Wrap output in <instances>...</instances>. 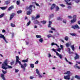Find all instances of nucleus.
<instances>
[{
	"label": "nucleus",
	"mask_w": 80,
	"mask_h": 80,
	"mask_svg": "<svg viewBox=\"0 0 80 80\" xmlns=\"http://www.w3.org/2000/svg\"><path fill=\"white\" fill-rule=\"evenodd\" d=\"M2 68L3 69L7 70V68H12V67L8 65V60L6 59L2 64Z\"/></svg>",
	"instance_id": "1"
},
{
	"label": "nucleus",
	"mask_w": 80,
	"mask_h": 80,
	"mask_svg": "<svg viewBox=\"0 0 80 80\" xmlns=\"http://www.w3.org/2000/svg\"><path fill=\"white\" fill-rule=\"evenodd\" d=\"M16 65H17L18 62L19 64L21 65V68H23V72H25V67H27V64L26 63H25L24 64V66H23V65L21 64V62L19 61V57H18V56H16Z\"/></svg>",
	"instance_id": "2"
},
{
	"label": "nucleus",
	"mask_w": 80,
	"mask_h": 80,
	"mask_svg": "<svg viewBox=\"0 0 80 80\" xmlns=\"http://www.w3.org/2000/svg\"><path fill=\"white\" fill-rule=\"evenodd\" d=\"M33 7V5H31L29 6V7L28 6H27L26 7V9L27 10H30L31 11H28L27 12V14L28 15H30L31 13H32V12H33V11L32 10V8Z\"/></svg>",
	"instance_id": "3"
},
{
	"label": "nucleus",
	"mask_w": 80,
	"mask_h": 80,
	"mask_svg": "<svg viewBox=\"0 0 80 80\" xmlns=\"http://www.w3.org/2000/svg\"><path fill=\"white\" fill-rule=\"evenodd\" d=\"M72 18V20H71V23H73L77 21V16L76 15H74Z\"/></svg>",
	"instance_id": "4"
},
{
	"label": "nucleus",
	"mask_w": 80,
	"mask_h": 80,
	"mask_svg": "<svg viewBox=\"0 0 80 80\" xmlns=\"http://www.w3.org/2000/svg\"><path fill=\"white\" fill-rule=\"evenodd\" d=\"M0 38H3V39L5 41L6 43H8V42H7V40H6V39H5V36L4 35L2 34H0Z\"/></svg>",
	"instance_id": "5"
},
{
	"label": "nucleus",
	"mask_w": 80,
	"mask_h": 80,
	"mask_svg": "<svg viewBox=\"0 0 80 80\" xmlns=\"http://www.w3.org/2000/svg\"><path fill=\"white\" fill-rule=\"evenodd\" d=\"M72 28H74V29H76V28L80 29V27L77 24H76L74 26H72Z\"/></svg>",
	"instance_id": "6"
},
{
	"label": "nucleus",
	"mask_w": 80,
	"mask_h": 80,
	"mask_svg": "<svg viewBox=\"0 0 80 80\" xmlns=\"http://www.w3.org/2000/svg\"><path fill=\"white\" fill-rule=\"evenodd\" d=\"M70 75H68L64 76V78L65 80H70Z\"/></svg>",
	"instance_id": "7"
},
{
	"label": "nucleus",
	"mask_w": 80,
	"mask_h": 80,
	"mask_svg": "<svg viewBox=\"0 0 80 80\" xmlns=\"http://www.w3.org/2000/svg\"><path fill=\"white\" fill-rule=\"evenodd\" d=\"M76 56L74 57L75 60H77V59H78L79 58V55L77 53H75Z\"/></svg>",
	"instance_id": "8"
},
{
	"label": "nucleus",
	"mask_w": 80,
	"mask_h": 80,
	"mask_svg": "<svg viewBox=\"0 0 80 80\" xmlns=\"http://www.w3.org/2000/svg\"><path fill=\"white\" fill-rule=\"evenodd\" d=\"M56 54L57 55L58 57H59L61 59H62V58L63 56L62 54H59L58 52H56Z\"/></svg>",
	"instance_id": "9"
},
{
	"label": "nucleus",
	"mask_w": 80,
	"mask_h": 80,
	"mask_svg": "<svg viewBox=\"0 0 80 80\" xmlns=\"http://www.w3.org/2000/svg\"><path fill=\"white\" fill-rule=\"evenodd\" d=\"M34 23L35 24H38L39 25H40V22L38 21L37 20H35L33 21Z\"/></svg>",
	"instance_id": "10"
},
{
	"label": "nucleus",
	"mask_w": 80,
	"mask_h": 80,
	"mask_svg": "<svg viewBox=\"0 0 80 80\" xmlns=\"http://www.w3.org/2000/svg\"><path fill=\"white\" fill-rule=\"evenodd\" d=\"M14 15H15V13H12L10 15L9 20H11L14 17Z\"/></svg>",
	"instance_id": "11"
},
{
	"label": "nucleus",
	"mask_w": 80,
	"mask_h": 80,
	"mask_svg": "<svg viewBox=\"0 0 80 80\" xmlns=\"http://www.w3.org/2000/svg\"><path fill=\"white\" fill-rule=\"evenodd\" d=\"M56 6V5L54 4H53L52 5L51 7L50 8L51 10H53V9L55 8V7Z\"/></svg>",
	"instance_id": "12"
},
{
	"label": "nucleus",
	"mask_w": 80,
	"mask_h": 80,
	"mask_svg": "<svg viewBox=\"0 0 80 80\" xmlns=\"http://www.w3.org/2000/svg\"><path fill=\"white\" fill-rule=\"evenodd\" d=\"M52 22L51 21H49V24L48 25V27L49 28H50L51 27V26L52 25Z\"/></svg>",
	"instance_id": "13"
},
{
	"label": "nucleus",
	"mask_w": 80,
	"mask_h": 80,
	"mask_svg": "<svg viewBox=\"0 0 80 80\" xmlns=\"http://www.w3.org/2000/svg\"><path fill=\"white\" fill-rule=\"evenodd\" d=\"M14 8V7L13 6H11V7H9L8 8V10L10 11V10H11L12 9H13Z\"/></svg>",
	"instance_id": "14"
},
{
	"label": "nucleus",
	"mask_w": 80,
	"mask_h": 80,
	"mask_svg": "<svg viewBox=\"0 0 80 80\" xmlns=\"http://www.w3.org/2000/svg\"><path fill=\"white\" fill-rule=\"evenodd\" d=\"M0 8L2 10H5L6 8H7V7H0Z\"/></svg>",
	"instance_id": "15"
},
{
	"label": "nucleus",
	"mask_w": 80,
	"mask_h": 80,
	"mask_svg": "<svg viewBox=\"0 0 80 80\" xmlns=\"http://www.w3.org/2000/svg\"><path fill=\"white\" fill-rule=\"evenodd\" d=\"M5 76H4V74H1V77L2 78V79L3 80H5V78L4 77Z\"/></svg>",
	"instance_id": "16"
},
{
	"label": "nucleus",
	"mask_w": 80,
	"mask_h": 80,
	"mask_svg": "<svg viewBox=\"0 0 80 80\" xmlns=\"http://www.w3.org/2000/svg\"><path fill=\"white\" fill-rule=\"evenodd\" d=\"M40 16L39 14H37L36 16L35 17L36 19H38V18H40Z\"/></svg>",
	"instance_id": "17"
},
{
	"label": "nucleus",
	"mask_w": 80,
	"mask_h": 80,
	"mask_svg": "<svg viewBox=\"0 0 80 80\" xmlns=\"http://www.w3.org/2000/svg\"><path fill=\"white\" fill-rule=\"evenodd\" d=\"M70 71H68L67 72H65L64 74L65 75H70Z\"/></svg>",
	"instance_id": "18"
},
{
	"label": "nucleus",
	"mask_w": 80,
	"mask_h": 80,
	"mask_svg": "<svg viewBox=\"0 0 80 80\" xmlns=\"http://www.w3.org/2000/svg\"><path fill=\"white\" fill-rule=\"evenodd\" d=\"M75 78H77V79L80 80V77L79 76L76 75V76H75Z\"/></svg>",
	"instance_id": "19"
},
{
	"label": "nucleus",
	"mask_w": 80,
	"mask_h": 80,
	"mask_svg": "<svg viewBox=\"0 0 80 80\" xmlns=\"http://www.w3.org/2000/svg\"><path fill=\"white\" fill-rule=\"evenodd\" d=\"M40 22L42 23V24H43V25H44L45 24V23H46L47 22V21L43 20V21H41Z\"/></svg>",
	"instance_id": "20"
},
{
	"label": "nucleus",
	"mask_w": 80,
	"mask_h": 80,
	"mask_svg": "<svg viewBox=\"0 0 80 80\" xmlns=\"http://www.w3.org/2000/svg\"><path fill=\"white\" fill-rule=\"evenodd\" d=\"M39 41L40 43H42L43 41V38H41L39 39Z\"/></svg>",
	"instance_id": "21"
},
{
	"label": "nucleus",
	"mask_w": 80,
	"mask_h": 80,
	"mask_svg": "<svg viewBox=\"0 0 80 80\" xmlns=\"http://www.w3.org/2000/svg\"><path fill=\"white\" fill-rule=\"evenodd\" d=\"M22 62H23V63H25V62H28V58H27V59L25 60H23L22 61Z\"/></svg>",
	"instance_id": "22"
},
{
	"label": "nucleus",
	"mask_w": 80,
	"mask_h": 80,
	"mask_svg": "<svg viewBox=\"0 0 80 80\" xmlns=\"http://www.w3.org/2000/svg\"><path fill=\"white\" fill-rule=\"evenodd\" d=\"M71 47L72 50H73V51H74V50H75V47H74V45L71 46Z\"/></svg>",
	"instance_id": "23"
},
{
	"label": "nucleus",
	"mask_w": 80,
	"mask_h": 80,
	"mask_svg": "<svg viewBox=\"0 0 80 80\" xmlns=\"http://www.w3.org/2000/svg\"><path fill=\"white\" fill-rule=\"evenodd\" d=\"M71 45V44H69L68 43H67L66 44V46L67 47H69V46H70Z\"/></svg>",
	"instance_id": "24"
},
{
	"label": "nucleus",
	"mask_w": 80,
	"mask_h": 80,
	"mask_svg": "<svg viewBox=\"0 0 80 80\" xmlns=\"http://www.w3.org/2000/svg\"><path fill=\"white\" fill-rule=\"evenodd\" d=\"M54 16V15H53V14H51L49 16V18H52Z\"/></svg>",
	"instance_id": "25"
},
{
	"label": "nucleus",
	"mask_w": 80,
	"mask_h": 80,
	"mask_svg": "<svg viewBox=\"0 0 80 80\" xmlns=\"http://www.w3.org/2000/svg\"><path fill=\"white\" fill-rule=\"evenodd\" d=\"M62 19H63V18H61L60 17H58L57 18V20H61V21H62Z\"/></svg>",
	"instance_id": "26"
},
{
	"label": "nucleus",
	"mask_w": 80,
	"mask_h": 80,
	"mask_svg": "<svg viewBox=\"0 0 80 80\" xmlns=\"http://www.w3.org/2000/svg\"><path fill=\"white\" fill-rule=\"evenodd\" d=\"M72 1H75L76 3H78V2H80V0H72Z\"/></svg>",
	"instance_id": "27"
},
{
	"label": "nucleus",
	"mask_w": 80,
	"mask_h": 80,
	"mask_svg": "<svg viewBox=\"0 0 80 80\" xmlns=\"http://www.w3.org/2000/svg\"><path fill=\"white\" fill-rule=\"evenodd\" d=\"M22 12V10H18L17 12V13L18 14H19L20 13H21Z\"/></svg>",
	"instance_id": "28"
},
{
	"label": "nucleus",
	"mask_w": 80,
	"mask_h": 80,
	"mask_svg": "<svg viewBox=\"0 0 80 80\" xmlns=\"http://www.w3.org/2000/svg\"><path fill=\"white\" fill-rule=\"evenodd\" d=\"M60 9V8L58 6H57L56 7V11H58Z\"/></svg>",
	"instance_id": "29"
},
{
	"label": "nucleus",
	"mask_w": 80,
	"mask_h": 80,
	"mask_svg": "<svg viewBox=\"0 0 80 80\" xmlns=\"http://www.w3.org/2000/svg\"><path fill=\"white\" fill-rule=\"evenodd\" d=\"M48 38H50V37H53V36L51 34H49L47 36Z\"/></svg>",
	"instance_id": "30"
},
{
	"label": "nucleus",
	"mask_w": 80,
	"mask_h": 80,
	"mask_svg": "<svg viewBox=\"0 0 80 80\" xmlns=\"http://www.w3.org/2000/svg\"><path fill=\"white\" fill-rule=\"evenodd\" d=\"M35 19H36V18H35V16H32V20H35Z\"/></svg>",
	"instance_id": "31"
},
{
	"label": "nucleus",
	"mask_w": 80,
	"mask_h": 80,
	"mask_svg": "<svg viewBox=\"0 0 80 80\" xmlns=\"http://www.w3.org/2000/svg\"><path fill=\"white\" fill-rule=\"evenodd\" d=\"M4 16V13H3L0 15V18H2Z\"/></svg>",
	"instance_id": "32"
},
{
	"label": "nucleus",
	"mask_w": 80,
	"mask_h": 80,
	"mask_svg": "<svg viewBox=\"0 0 80 80\" xmlns=\"http://www.w3.org/2000/svg\"><path fill=\"white\" fill-rule=\"evenodd\" d=\"M5 2L6 5H8V4L10 3V2L8 1H5Z\"/></svg>",
	"instance_id": "33"
},
{
	"label": "nucleus",
	"mask_w": 80,
	"mask_h": 80,
	"mask_svg": "<svg viewBox=\"0 0 80 80\" xmlns=\"http://www.w3.org/2000/svg\"><path fill=\"white\" fill-rule=\"evenodd\" d=\"M30 67H31V68H34V64H31L30 65Z\"/></svg>",
	"instance_id": "34"
},
{
	"label": "nucleus",
	"mask_w": 80,
	"mask_h": 80,
	"mask_svg": "<svg viewBox=\"0 0 80 80\" xmlns=\"http://www.w3.org/2000/svg\"><path fill=\"white\" fill-rule=\"evenodd\" d=\"M70 35H72V36H75V35H76V34L74 33H70Z\"/></svg>",
	"instance_id": "35"
},
{
	"label": "nucleus",
	"mask_w": 80,
	"mask_h": 80,
	"mask_svg": "<svg viewBox=\"0 0 80 80\" xmlns=\"http://www.w3.org/2000/svg\"><path fill=\"white\" fill-rule=\"evenodd\" d=\"M30 23H31V22L30 21H29V22H28L27 24V26H28L30 25Z\"/></svg>",
	"instance_id": "36"
},
{
	"label": "nucleus",
	"mask_w": 80,
	"mask_h": 80,
	"mask_svg": "<svg viewBox=\"0 0 80 80\" xmlns=\"http://www.w3.org/2000/svg\"><path fill=\"white\" fill-rule=\"evenodd\" d=\"M11 27H15V24H13L12 23H11Z\"/></svg>",
	"instance_id": "37"
},
{
	"label": "nucleus",
	"mask_w": 80,
	"mask_h": 80,
	"mask_svg": "<svg viewBox=\"0 0 80 80\" xmlns=\"http://www.w3.org/2000/svg\"><path fill=\"white\" fill-rule=\"evenodd\" d=\"M65 40L66 41H68V37H66L65 38Z\"/></svg>",
	"instance_id": "38"
},
{
	"label": "nucleus",
	"mask_w": 80,
	"mask_h": 80,
	"mask_svg": "<svg viewBox=\"0 0 80 80\" xmlns=\"http://www.w3.org/2000/svg\"><path fill=\"white\" fill-rule=\"evenodd\" d=\"M36 37L37 38H42V36L41 35H37Z\"/></svg>",
	"instance_id": "39"
},
{
	"label": "nucleus",
	"mask_w": 80,
	"mask_h": 80,
	"mask_svg": "<svg viewBox=\"0 0 80 80\" xmlns=\"http://www.w3.org/2000/svg\"><path fill=\"white\" fill-rule=\"evenodd\" d=\"M14 62H15V61H12V62H11L10 63L11 65H13V64H14Z\"/></svg>",
	"instance_id": "40"
},
{
	"label": "nucleus",
	"mask_w": 80,
	"mask_h": 80,
	"mask_svg": "<svg viewBox=\"0 0 80 80\" xmlns=\"http://www.w3.org/2000/svg\"><path fill=\"white\" fill-rule=\"evenodd\" d=\"M36 73H37V74H39V71H38V69H36Z\"/></svg>",
	"instance_id": "41"
},
{
	"label": "nucleus",
	"mask_w": 80,
	"mask_h": 80,
	"mask_svg": "<svg viewBox=\"0 0 80 80\" xmlns=\"http://www.w3.org/2000/svg\"><path fill=\"white\" fill-rule=\"evenodd\" d=\"M2 71L3 73V74H5L6 73H7V71H3V70H2Z\"/></svg>",
	"instance_id": "42"
},
{
	"label": "nucleus",
	"mask_w": 80,
	"mask_h": 80,
	"mask_svg": "<svg viewBox=\"0 0 80 80\" xmlns=\"http://www.w3.org/2000/svg\"><path fill=\"white\" fill-rule=\"evenodd\" d=\"M60 50H61V48H59L57 50L58 52H60Z\"/></svg>",
	"instance_id": "43"
},
{
	"label": "nucleus",
	"mask_w": 80,
	"mask_h": 80,
	"mask_svg": "<svg viewBox=\"0 0 80 80\" xmlns=\"http://www.w3.org/2000/svg\"><path fill=\"white\" fill-rule=\"evenodd\" d=\"M66 4H67L68 5H72V3L71 2H68L67 3H66Z\"/></svg>",
	"instance_id": "44"
},
{
	"label": "nucleus",
	"mask_w": 80,
	"mask_h": 80,
	"mask_svg": "<svg viewBox=\"0 0 80 80\" xmlns=\"http://www.w3.org/2000/svg\"><path fill=\"white\" fill-rule=\"evenodd\" d=\"M60 46L61 49H63V45H62L61 44H60Z\"/></svg>",
	"instance_id": "45"
},
{
	"label": "nucleus",
	"mask_w": 80,
	"mask_h": 80,
	"mask_svg": "<svg viewBox=\"0 0 80 80\" xmlns=\"http://www.w3.org/2000/svg\"><path fill=\"white\" fill-rule=\"evenodd\" d=\"M70 0H65V2H66V3L68 2H70Z\"/></svg>",
	"instance_id": "46"
},
{
	"label": "nucleus",
	"mask_w": 80,
	"mask_h": 80,
	"mask_svg": "<svg viewBox=\"0 0 80 80\" xmlns=\"http://www.w3.org/2000/svg\"><path fill=\"white\" fill-rule=\"evenodd\" d=\"M17 5H19L20 4V2L18 1H17Z\"/></svg>",
	"instance_id": "47"
},
{
	"label": "nucleus",
	"mask_w": 80,
	"mask_h": 80,
	"mask_svg": "<svg viewBox=\"0 0 80 80\" xmlns=\"http://www.w3.org/2000/svg\"><path fill=\"white\" fill-rule=\"evenodd\" d=\"M52 50L53 52H55L56 53V52H57L56 51V50H55V49L54 48L52 49Z\"/></svg>",
	"instance_id": "48"
},
{
	"label": "nucleus",
	"mask_w": 80,
	"mask_h": 80,
	"mask_svg": "<svg viewBox=\"0 0 80 80\" xmlns=\"http://www.w3.org/2000/svg\"><path fill=\"white\" fill-rule=\"evenodd\" d=\"M19 71L18 69H15V72L17 73Z\"/></svg>",
	"instance_id": "49"
},
{
	"label": "nucleus",
	"mask_w": 80,
	"mask_h": 80,
	"mask_svg": "<svg viewBox=\"0 0 80 80\" xmlns=\"http://www.w3.org/2000/svg\"><path fill=\"white\" fill-rule=\"evenodd\" d=\"M63 23H67V21L65 20H64L63 21Z\"/></svg>",
	"instance_id": "50"
},
{
	"label": "nucleus",
	"mask_w": 80,
	"mask_h": 80,
	"mask_svg": "<svg viewBox=\"0 0 80 80\" xmlns=\"http://www.w3.org/2000/svg\"><path fill=\"white\" fill-rule=\"evenodd\" d=\"M35 64H38V61H36V62H35Z\"/></svg>",
	"instance_id": "51"
},
{
	"label": "nucleus",
	"mask_w": 80,
	"mask_h": 80,
	"mask_svg": "<svg viewBox=\"0 0 80 80\" xmlns=\"http://www.w3.org/2000/svg\"><path fill=\"white\" fill-rule=\"evenodd\" d=\"M69 53L70 55H72L73 54V52H69Z\"/></svg>",
	"instance_id": "52"
},
{
	"label": "nucleus",
	"mask_w": 80,
	"mask_h": 80,
	"mask_svg": "<svg viewBox=\"0 0 80 80\" xmlns=\"http://www.w3.org/2000/svg\"><path fill=\"white\" fill-rule=\"evenodd\" d=\"M35 4L37 6H38V7H40V5H39V4L37 3H35Z\"/></svg>",
	"instance_id": "53"
},
{
	"label": "nucleus",
	"mask_w": 80,
	"mask_h": 80,
	"mask_svg": "<svg viewBox=\"0 0 80 80\" xmlns=\"http://www.w3.org/2000/svg\"><path fill=\"white\" fill-rule=\"evenodd\" d=\"M60 6H61V7H65V5H63V4H60Z\"/></svg>",
	"instance_id": "54"
},
{
	"label": "nucleus",
	"mask_w": 80,
	"mask_h": 80,
	"mask_svg": "<svg viewBox=\"0 0 80 80\" xmlns=\"http://www.w3.org/2000/svg\"><path fill=\"white\" fill-rule=\"evenodd\" d=\"M51 30H55V29L54 28H51Z\"/></svg>",
	"instance_id": "55"
},
{
	"label": "nucleus",
	"mask_w": 80,
	"mask_h": 80,
	"mask_svg": "<svg viewBox=\"0 0 80 80\" xmlns=\"http://www.w3.org/2000/svg\"><path fill=\"white\" fill-rule=\"evenodd\" d=\"M2 33H4V32H5V30L4 29H3L2 30Z\"/></svg>",
	"instance_id": "56"
},
{
	"label": "nucleus",
	"mask_w": 80,
	"mask_h": 80,
	"mask_svg": "<svg viewBox=\"0 0 80 80\" xmlns=\"http://www.w3.org/2000/svg\"><path fill=\"white\" fill-rule=\"evenodd\" d=\"M39 78H41L42 77V75H40V74H39Z\"/></svg>",
	"instance_id": "57"
},
{
	"label": "nucleus",
	"mask_w": 80,
	"mask_h": 80,
	"mask_svg": "<svg viewBox=\"0 0 80 80\" xmlns=\"http://www.w3.org/2000/svg\"><path fill=\"white\" fill-rule=\"evenodd\" d=\"M49 33H53V32L52 31H49Z\"/></svg>",
	"instance_id": "58"
},
{
	"label": "nucleus",
	"mask_w": 80,
	"mask_h": 80,
	"mask_svg": "<svg viewBox=\"0 0 80 80\" xmlns=\"http://www.w3.org/2000/svg\"><path fill=\"white\" fill-rule=\"evenodd\" d=\"M48 57H52V55H51L50 53L48 54Z\"/></svg>",
	"instance_id": "59"
},
{
	"label": "nucleus",
	"mask_w": 80,
	"mask_h": 80,
	"mask_svg": "<svg viewBox=\"0 0 80 80\" xmlns=\"http://www.w3.org/2000/svg\"><path fill=\"white\" fill-rule=\"evenodd\" d=\"M30 79H33V77L30 76Z\"/></svg>",
	"instance_id": "60"
},
{
	"label": "nucleus",
	"mask_w": 80,
	"mask_h": 80,
	"mask_svg": "<svg viewBox=\"0 0 80 80\" xmlns=\"http://www.w3.org/2000/svg\"><path fill=\"white\" fill-rule=\"evenodd\" d=\"M68 18H72V16H68Z\"/></svg>",
	"instance_id": "61"
},
{
	"label": "nucleus",
	"mask_w": 80,
	"mask_h": 80,
	"mask_svg": "<svg viewBox=\"0 0 80 80\" xmlns=\"http://www.w3.org/2000/svg\"><path fill=\"white\" fill-rule=\"evenodd\" d=\"M13 37H14V33H12V38H13Z\"/></svg>",
	"instance_id": "62"
},
{
	"label": "nucleus",
	"mask_w": 80,
	"mask_h": 80,
	"mask_svg": "<svg viewBox=\"0 0 80 80\" xmlns=\"http://www.w3.org/2000/svg\"><path fill=\"white\" fill-rule=\"evenodd\" d=\"M76 67H77V68H78V69H80V68L79 66H76Z\"/></svg>",
	"instance_id": "63"
},
{
	"label": "nucleus",
	"mask_w": 80,
	"mask_h": 80,
	"mask_svg": "<svg viewBox=\"0 0 80 80\" xmlns=\"http://www.w3.org/2000/svg\"><path fill=\"white\" fill-rule=\"evenodd\" d=\"M53 46V45H55V43L52 42V43L51 44Z\"/></svg>",
	"instance_id": "64"
}]
</instances>
